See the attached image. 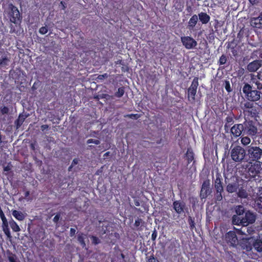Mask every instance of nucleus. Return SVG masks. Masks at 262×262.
I'll use <instances>...</instances> for the list:
<instances>
[{
	"label": "nucleus",
	"mask_w": 262,
	"mask_h": 262,
	"mask_svg": "<svg viewBox=\"0 0 262 262\" xmlns=\"http://www.w3.org/2000/svg\"><path fill=\"white\" fill-rule=\"evenodd\" d=\"M243 92L246 102H251L254 103L260 100L262 97V92L260 90L255 88L252 84L248 83H245L242 89Z\"/></svg>",
	"instance_id": "f257e3e1"
},
{
	"label": "nucleus",
	"mask_w": 262,
	"mask_h": 262,
	"mask_svg": "<svg viewBox=\"0 0 262 262\" xmlns=\"http://www.w3.org/2000/svg\"><path fill=\"white\" fill-rule=\"evenodd\" d=\"M246 155L249 163L259 162L262 157V148L257 146L256 143H252L248 146L246 150Z\"/></svg>",
	"instance_id": "f03ea898"
},
{
	"label": "nucleus",
	"mask_w": 262,
	"mask_h": 262,
	"mask_svg": "<svg viewBox=\"0 0 262 262\" xmlns=\"http://www.w3.org/2000/svg\"><path fill=\"white\" fill-rule=\"evenodd\" d=\"M256 104L251 102H245L244 103L242 108L245 120L251 118L256 119L258 117L259 113Z\"/></svg>",
	"instance_id": "7ed1b4c3"
},
{
	"label": "nucleus",
	"mask_w": 262,
	"mask_h": 262,
	"mask_svg": "<svg viewBox=\"0 0 262 262\" xmlns=\"http://www.w3.org/2000/svg\"><path fill=\"white\" fill-rule=\"evenodd\" d=\"M230 156L231 159L235 162H242L247 156L245 149L239 145L231 148Z\"/></svg>",
	"instance_id": "20e7f679"
},
{
	"label": "nucleus",
	"mask_w": 262,
	"mask_h": 262,
	"mask_svg": "<svg viewBox=\"0 0 262 262\" xmlns=\"http://www.w3.org/2000/svg\"><path fill=\"white\" fill-rule=\"evenodd\" d=\"M213 185L216 191L215 193V199L216 201H220L223 199L222 193L224 191L222 178L220 173H217L216 174Z\"/></svg>",
	"instance_id": "39448f33"
},
{
	"label": "nucleus",
	"mask_w": 262,
	"mask_h": 262,
	"mask_svg": "<svg viewBox=\"0 0 262 262\" xmlns=\"http://www.w3.org/2000/svg\"><path fill=\"white\" fill-rule=\"evenodd\" d=\"M244 129V135L251 137L255 136L257 133L256 123L252 120L246 121L242 124Z\"/></svg>",
	"instance_id": "423d86ee"
},
{
	"label": "nucleus",
	"mask_w": 262,
	"mask_h": 262,
	"mask_svg": "<svg viewBox=\"0 0 262 262\" xmlns=\"http://www.w3.org/2000/svg\"><path fill=\"white\" fill-rule=\"evenodd\" d=\"M9 8L10 9L9 12L10 21L16 25L19 24L21 23V17L17 8L11 4L9 5Z\"/></svg>",
	"instance_id": "0eeeda50"
},
{
	"label": "nucleus",
	"mask_w": 262,
	"mask_h": 262,
	"mask_svg": "<svg viewBox=\"0 0 262 262\" xmlns=\"http://www.w3.org/2000/svg\"><path fill=\"white\" fill-rule=\"evenodd\" d=\"M199 86V78L194 77L191 82L190 87L188 89V99L189 101H195V97L196 94L197 89Z\"/></svg>",
	"instance_id": "6e6552de"
},
{
	"label": "nucleus",
	"mask_w": 262,
	"mask_h": 262,
	"mask_svg": "<svg viewBox=\"0 0 262 262\" xmlns=\"http://www.w3.org/2000/svg\"><path fill=\"white\" fill-rule=\"evenodd\" d=\"M212 192L210 188V181L207 179L203 181L200 191V196L201 200L206 199Z\"/></svg>",
	"instance_id": "1a4fd4ad"
},
{
	"label": "nucleus",
	"mask_w": 262,
	"mask_h": 262,
	"mask_svg": "<svg viewBox=\"0 0 262 262\" xmlns=\"http://www.w3.org/2000/svg\"><path fill=\"white\" fill-rule=\"evenodd\" d=\"M225 240L230 246L235 247L238 244V240L234 231H229L226 233Z\"/></svg>",
	"instance_id": "9d476101"
},
{
	"label": "nucleus",
	"mask_w": 262,
	"mask_h": 262,
	"mask_svg": "<svg viewBox=\"0 0 262 262\" xmlns=\"http://www.w3.org/2000/svg\"><path fill=\"white\" fill-rule=\"evenodd\" d=\"M181 40L183 45L187 50L195 48L198 45L196 41L191 36H182L181 37Z\"/></svg>",
	"instance_id": "9b49d317"
},
{
	"label": "nucleus",
	"mask_w": 262,
	"mask_h": 262,
	"mask_svg": "<svg viewBox=\"0 0 262 262\" xmlns=\"http://www.w3.org/2000/svg\"><path fill=\"white\" fill-rule=\"evenodd\" d=\"M231 133L234 137H239L242 134L244 136V129L242 124H235L230 128Z\"/></svg>",
	"instance_id": "f8f14e48"
},
{
	"label": "nucleus",
	"mask_w": 262,
	"mask_h": 262,
	"mask_svg": "<svg viewBox=\"0 0 262 262\" xmlns=\"http://www.w3.org/2000/svg\"><path fill=\"white\" fill-rule=\"evenodd\" d=\"M185 206V203L181 201H175L172 203L173 208L178 214L184 212Z\"/></svg>",
	"instance_id": "ddd939ff"
},
{
	"label": "nucleus",
	"mask_w": 262,
	"mask_h": 262,
	"mask_svg": "<svg viewBox=\"0 0 262 262\" xmlns=\"http://www.w3.org/2000/svg\"><path fill=\"white\" fill-rule=\"evenodd\" d=\"M251 26L256 29H262V12L258 17H252L250 19Z\"/></svg>",
	"instance_id": "4468645a"
},
{
	"label": "nucleus",
	"mask_w": 262,
	"mask_h": 262,
	"mask_svg": "<svg viewBox=\"0 0 262 262\" xmlns=\"http://www.w3.org/2000/svg\"><path fill=\"white\" fill-rule=\"evenodd\" d=\"M242 217L245 225H247L249 224H253L255 222L256 220L255 215L250 211H248L245 212V216Z\"/></svg>",
	"instance_id": "2eb2a0df"
},
{
	"label": "nucleus",
	"mask_w": 262,
	"mask_h": 262,
	"mask_svg": "<svg viewBox=\"0 0 262 262\" xmlns=\"http://www.w3.org/2000/svg\"><path fill=\"white\" fill-rule=\"evenodd\" d=\"M260 167L258 164L251 165L249 168L248 173L251 178H255L260 172Z\"/></svg>",
	"instance_id": "dca6fc26"
},
{
	"label": "nucleus",
	"mask_w": 262,
	"mask_h": 262,
	"mask_svg": "<svg viewBox=\"0 0 262 262\" xmlns=\"http://www.w3.org/2000/svg\"><path fill=\"white\" fill-rule=\"evenodd\" d=\"M184 158L187 160V165L193 162L192 166L195 163L194 160V153L191 147L187 148L186 152L184 155Z\"/></svg>",
	"instance_id": "f3484780"
},
{
	"label": "nucleus",
	"mask_w": 262,
	"mask_h": 262,
	"mask_svg": "<svg viewBox=\"0 0 262 262\" xmlns=\"http://www.w3.org/2000/svg\"><path fill=\"white\" fill-rule=\"evenodd\" d=\"M254 84L258 90H262V72L258 73L256 77H252L251 82Z\"/></svg>",
	"instance_id": "a211bd4d"
},
{
	"label": "nucleus",
	"mask_w": 262,
	"mask_h": 262,
	"mask_svg": "<svg viewBox=\"0 0 262 262\" xmlns=\"http://www.w3.org/2000/svg\"><path fill=\"white\" fill-rule=\"evenodd\" d=\"M261 66L259 60H254L249 63L247 66V70L251 72H256Z\"/></svg>",
	"instance_id": "6ab92c4d"
},
{
	"label": "nucleus",
	"mask_w": 262,
	"mask_h": 262,
	"mask_svg": "<svg viewBox=\"0 0 262 262\" xmlns=\"http://www.w3.org/2000/svg\"><path fill=\"white\" fill-rule=\"evenodd\" d=\"M254 206L256 210L262 214V192L259 193L255 200Z\"/></svg>",
	"instance_id": "aec40b11"
},
{
	"label": "nucleus",
	"mask_w": 262,
	"mask_h": 262,
	"mask_svg": "<svg viewBox=\"0 0 262 262\" xmlns=\"http://www.w3.org/2000/svg\"><path fill=\"white\" fill-rule=\"evenodd\" d=\"M12 214L17 220L19 221H23L27 216L26 213H23L17 210H12Z\"/></svg>",
	"instance_id": "412c9836"
},
{
	"label": "nucleus",
	"mask_w": 262,
	"mask_h": 262,
	"mask_svg": "<svg viewBox=\"0 0 262 262\" xmlns=\"http://www.w3.org/2000/svg\"><path fill=\"white\" fill-rule=\"evenodd\" d=\"M239 187L238 182H235L233 183H229L226 186V191L230 193L236 192Z\"/></svg>",
	"instance_id": "4be33fe9"
},
{
	"label": "nucleus",
	"mask_w": 262,
	"mask_h": 262,
	"mask_svg": "<svg viewBox=\"0 0 262 262\" xmlns=\"http://www.w3.org/2000/svg\"><path fill=\"white\" fill-rule=\"evenodd\" d=\"M198 21V16L196 14L193 15L188 23V28L189 30H193Z\"/></svg>",
	"instance_id": "5701e85b"
},
{
	"label": "nucleus",
	"mask_w": 262,
	"mask_h": 262,
	"mask_svg": "<svg viewBox=\"0 0 262 262\" xmlns=\"http://www.w3.org/2000/svg\"><path fill=\"white\" fill-rule=\"evenodd\" d=\"M198 17L203 24H207L210 20V16L205 12H202L199 13Z\"/></svg>",
	"instance_id": "b1692460"
},
{
	"label": "nucleus",
	"mask_w": 262,
	"mask_h": 262,
	"mask_svg": "<svg viewBox=\"0 0 262 262\" xmlns=\"http://www.w3.org/2000/svg\"><path fill=\"white\" fill-rule=\"evenodd\" d=\"M252 246L257 252H262V240L259 238L255 239L253 242Z\"/></svg>",
	"instance_id": "393cba45"
},
{
	"label": "nucleus",
	"mask_w": 262,
	"mask_h": 262,
	"mask_svg": "<svg viewBox=\"0 0 262 262\" xmlns=\"http://www.w3.org/2000/svg\"><path fill=\"white\" fill-rule=\"evenodd\" d=\"M238 191L237 192V196L241 199H246L248 196V193L247 190L244 187H238Z\"/></svg>",
	"instance_id": "a878e982"
},
{
	"label": "nucleus",
	"mask_w": 262,
	"mask_h": 262,
	"mask_svg": "<svg viewBox=\"0 0 262 262\" xmlns=\"http://www.w3.org/2000/svg\"><path fill=\"white\" fill-rule=\"evenodd\" d=\"M2 227L3 230L7 236V238L10 239L12 238V236L9 228L8 222H7L6 224L5 223H2Z\"/></svg>",
	"instance_id": "bb28decb"
},
{
	"label": "nucleus",
	"mask_w": 262,
	"mask_h": 262,
	"mask_svg": "<svg viewBox=\"0 0 262 262\" xmlns=\"http://www.w3.org/2000/svg\"><path fill=\"white\" fill-rule=\"evenodd\" d=\"M232 223L234 225H239L240 224L245 225L243 217L236 215H233L232 217Z\"/></svg>",
	"instance_id": "cd10ccee"
},
{
	"label": "nucleus",
	"mask_w": 262,
	"mask_h": 262,
	"mask_svg": "<svg viewBox=\"0 0 262 262\" xmlns=\"http://www.w3.org/2000/svg\"><path fill=\"white\" fill-rule=\"evenodd\" d=\"M7 258L10 262H17V258L15 254L8 250L6 252Z\"/></svg>",
	"instance_id": "c85d7f7f"
},
{
	"label": "nucleus",
	"mask_w": 262,
	"mask_h": 262,
	"mask_svg": "<svg viewBox=\"0 0 262 262\" xmlns=\"http://www.w3.org/2000/svg\"><path fill=\"white\" fill-rule=\"evenodd\" d=\"M9 224L12 230L14 232H19L20 231V229L19 226L16 223V222L14 221L12 219L11 221H9Z\"/></svg>",
	"instance_id": "c756f323"
},
{
	"label": "nucleus",
	"mask_w": 262,
	"mask_h": 262,
	"mask_svg": "<svg viewBox=\"0 0 262 262\" xmlns=\"http://www.w3.org/2000/svg\"><path fill=\"white\" fill-rule=\"evenodd\" d=\"M77 239L79 243L80 244L81 246L84 248L86 246V244L85 243V235L82 233H80L77 236Z\"/></svg>",
	"instance_id": "7c9ffc66"
},
{
	"label": "nucleus",
	"mask_w": 262,
	"mask_h": 262,
	"mask_svg": "<svg viewBox=\"0 0 262 262\" xmlns=\"http://www.w3.org/2000/svg\"><path fill=\"white\" fill-rule=\"evenodd\" d=\"M25 117L19 116L18 118L15 121V124L17 129L19 128L25 121Z\"/></svg>",
	"instance_id": "2f4dec72"
},
{
	"label": "nucleus",
	"mask_w": 262,
	"mask_h": 262,
	"mask_svg": "<svg viewBox=\"0 0 262 262\" xmlns=\"http://www.w3.org/2000/svg\"><path fill=\"white\" fill-rule=\"evenodd\" d=\"M235 212L237 215H243L245 213V208L242 205H238L235 207Z\"/></svg>",
	"instance_id": "473e14b6"
},
{
	"label": "nucleus",
	"mask_w": 262,
	"mask_h": 262,
	"mask_svg": "<svg viewBox=\"0 0 262 262\" xmlns=\"http://www.w3.org/2000/svg\"><path fill=\"white\" fill-rule=\"evenodd\" d=\"M227 60H228V58H227V56L225 54H222L218 61V64L220 66H222V65H224L226 63Z\"/></svg>",
	"instance_id": "72a5a7b5"
},
{
	"label": "nucleus",
	"mask_w": 262,
	"mask_h": 262,
	"mask_svg": "<svg viewBox=\"0 0 262 262\" xmlns=\"http://www.w3.org/2000/svg\"><path fill=\"white\" fill-rule=\"evenodd\" d=\"M124 94V88L120 87L118 88L117 92L115 94V96L118 98L121 97Z\"/></svg>",
	"instance_id": "f704fd0d"
},
{
	"label": "nucleus",
	"mask_w": 262,
	"mask_h": 262,
	"mask_svg": "<svg viewBox=\"0 0 262 262\" xmlns=\"http://www.w3.org/2000/svg\"><path fill=\"white\" fill-rule=\"evenodd\" d=\"M188 224L189 225V228L191 230H193L194 228H195V223H194V219L192 218L191 216H189L188 217Z\"/></svg>",
	"instance_id": "c9c22d12"
},
{
	"label": "nucleus",
	"mask_w": 262,
	"mask_h": 262,
	"mask_svg": "<svg viewBox=\"0 0 262 262\" xmlns=\"http://www.w3.org/2000/svg\"><path fill=\"white\" fill-rule=\"evenodd\" d=\"M9 61L7 57L5 56L0 59V67H5L8 65V62Z\"/></svg>",
	"instance_id": "e433bc0d"
},
{
	"label": "nucleus",
	"mask_w": 262,
	"mask_h": 262,
	"mask_svg": "<svg viewBox=\"0 0 262 262\" xmlns=\"http://www.w3.org/2000/svg\"><path fill=\"white\" fill-rule=\"evenodd\" d=\"M241 143L244 145H247L250 144L251 139L248 137H243L241 138Z\"/></svg>",
	"instance_id": "4c0bfd02"
},
{
	"label": "nucleus",
	"mask_w": 262,
	"mask_h": 262,
	"mask_svg": "<svg viewBox=\"0 0 262 262\" xmlns=\"http://www.w3.org/2000/svg\"><path fill=\"white\" fill-rule=\"evenodd\" d=\"M225 89L226 91L230 93L232 91V89L230 86V83L228 80H225Z\"/></svg>",
	"instance_id": "58836bf2"
},
{
	"label": "nucleus",
	"mask_w": 262,
	"mask_h": 262,
	"mask_svg": "<svg viewBox=\"0 0 262 262\" xmlns=\"http://www.w3.org/2000/svg\"><path fill=\"white\" fill-rule=\"evenodd\" d=\"M233 123V119L231 116H227L225 119V124L231 125Z\"/></svg>",
	"instance_id": "ea45409f"
},
{
	"label": "nucleus",
	"mask_w": 262,
	"mask_h": 262,
	"mask_svg": "<svg viewBox=\"0 0 262 262\" xmlns=\"http://www.w3.org/2000/svg\"><path fill=\"white\" fill-rule=\"evenodd\" d=\"M91 238L92 239V243L95 245L98 244L100 242V239L97 236L93 235L91 236Z\"/></svg>",
	"instance_id": "a19ab883"
},
{
	"label": "nucleus",
	"mask_w": 262,
	"mask_h": 262,
	"mask_svg": "<svg viewBox=\"0 0 262 262\" xmlns=\"http://www.w3.org/2000/svg\"><path fill=\"white\" fill-rule=\"evenodd\" d=\"M144 222L141 219L137 218L135 222L134 226L135 227L138 228L141 224H144Z\"/></svg>",
	"instance_id": "79ce46f5"
},
{
	"label": "nucleus",
	"mask_w": 262,
	"mask_h": 262,
	"mask_svg": "<svg viewBox=\"0 0 262 262\" xmlns=\"http://www.w3.org/2000/svg\"><path fill=\"white\" fill-rule=\"evenodd\" d=\"M48 27L46 26L41 27L39 30V33L41 34H42V35L46 34L48 32Z\"/></svg>",
	"instance_id": "37998d69"
},
{
	"label": "nucleus",
	"mask_w": 262,
	"mask_h": 262,
	"mask_svg": "<svg viewBox=\"0 0 262 262\" xmlns=\"http://www.w3.org/2000/svg\"><path fill=\"white\" fill-rule=\"evenodd\" d=\"M86 143L88 144L94 143L96 145H98L100 143V142L99 140L90 139L87 140Z\"/></svg>",
	"instance_id": "c03bdc74"
},
{
	"label": "nucleus",
	"mask_w": 262,
	"mask_h": 262,
	"mask_svg": "<svg viewBox=\"0 0 262 262\" xmlns=\"http://www.w3.org/2000/svg\"><path fill=\"white\" fill-rule=\"evenodd\" d=\"M61 217V214L60 212L57 213L53 219V221L55 224H57L59 219Z\"/></svg>",
	"instance_id": "a18cd8bd"
},
{
	"label": "nucleus",
	"mask_w": 262,
	"mask_h": 262,
	"mask_svg": "<svg viewBox=\"0 0 262 262\" xmlns=\"http://www.w3.org/2000/svg\"><path fill=\"white\" fill-rule=\"evenodd\" d=\"M127 117L135 120L138 119L140 117V115L138 114H131L127 115Z\"/></svg>",
	"instance_id": "49530a36"
},
{
	"label": "nucleus",
	"mask_w": 262,
	"mask_h": 262,
	"mask_svg": "<svg viewBox=\"0 0 262 262\" xmlns=\"http://www.w3.org/2000/svg\"><path fill=\"white\" fill-rule=\"evenodd\" d=\"M0 217L3 223H5V224H6L7 222H8L7 220L5 214H4V213L2 211H0Z\"/></svg>",
	"instance_id": "de8ad7c7"
},
{
	"label": "nucleus",
	"mask_w": 262,
	"mask_h": 262,
	"mask_svg": "<svg viewBox=\"0 0 262 262\" xmlns=\"http://www.w3.org/2000/svg\"><path fill=\"white\" fill-rule=\"evenodd\" d=\"M9 110L8 107L7 106H3L1 109V113L3 115L7 114L9 113Z\"/></svg>",
	"instance_id": "09e8293b"
},
{
	"label": "nucleus",
	"mask_w": 262,
	"mask_h": 262,
	"mask_svg": "<svg viewBox=\"0 0 262 262\" xmlns=\"http://www.w3.org/2000/svg\"><path fill=\"white\" fill-rule=\"evenodd\" d=\"M147 262H159V261L152 254L149 257Z\"/></svg>",
	"instance_id": "8fccbe9b"
},
{
	"label": "nucleus",
	"mask_w": 262,
	"mask_h": 262,
	"mask_svg": "<svg viewBox=\"0 0 262 262\" xmlns=\"http://www.w3.org/2000/svg\"><path fill=\"white\" fill-rule=\"evenodd\" d=\"M107 77H108L107 74L104 73L103 74L98 75L97 77V79L98 80H102L104 79V78H107Z\"/></svg>",
	"instance_id": "3c124183"
},
{
	"label": "nucleus",
	"mask_w": 262,
	"mask_h": 262,
	"mask_svg": "<svg viewBox=\"0 0 262 262\" xmlns=\"http://www.w3.org/2000/svg\"><path fill=\"white\" fill-rule=\"evenodd\" d=\"M157 231L155 229L152 232V234H151V240L152 241H155L156 238H157Z\"/></svg>",
	"instance_id": "603ef678"
},
{
	"label": "nucleus",
	"mask_w": 262,
	"mask_h": 262,
	"mask_svg": "<svg viewBox=\"0 0 262 262\" xmlns=\"http://www.w3.org/2000/svg\"><path fill=\"white\" fill-rule=\"evenodd\" d=\"M231 52L233 56L236 57L238 55L237 50L235 48H231Z\"/></svg>",
	"instance_id": "864d4df0"
},
{
	"label": "nucleus",
	"mask_w": 262,
	"mask_h": 262,
	"mask_svg": "<svg viewBox=\"0 0 262 262\" xmlns=\"http://www.w3.org/2000/svg\"><path fill=\"white\" fill-rule=\"evenodd\" d=\"M78 162H79V159L78 158L74 159L71 163L72 166H74L76 165H77L78 163Z\"/></svg>",
	"instance_id": "5fc2aeb1"
},
{
	"label": "nucleus",
	"mask_w": 262,
	"mask_h": 262,
	"mask_svg": "<svg viewBox=\"0 0 262 262\" xmlns=\"http://www.w3.org/2000/svg\"><path fill=\"white\" fill-rule=\"evenodd\" d=\"M76 230L74 228H71L70 229V235L71 236H73L75 234Z\"/></svg>",
	"instance_id": "6e6d98bb"
},
{
	"label": "nucleus",
	"mask_w": 262,
	"mask_h": 262,
	"mask_svg": "<svg viewBox=\"0 0 262 262\" xmlns=\"http://www.w3.org/2000/svg\"><path fill=\"white\" fill-rule=\"evenodd\" d=\"M49 125L47 124H43L41 126V129L43 131L49 128Z\"/></svg>",
	"instance_id": "4d7b16f0"
},
{
	"label": "nucleus",
	"mask_w": 262,
	"mask_h": 262,
	"mask_svg": "<svg viewBox=\"0 0 262 262\" xmlns=\"http://www.w3.org/2000/svg\"><path fill=\"white\" fill-rule=\"evenodd\" d=\"M60 4L62 6V9L64 10L66 8V7H67L66 3L64 2H63V1H61Z\"/></svg>",
	"instance_id": "13d9d810"
},
{
	"label": "nucleus",
	"mask_w": 262,
	"mask_h": 262,
	"mask_svg": "<svg viewBox=\"0 0 262 262\" xmlns=\"http://www.w3.org/2000/svg\"><path fill=\"white\" fill-rule=\"evenodd\" d=\"M230 125H228V124H225L224 125V129L226 131V132H228L229 129H230Z\"/></svg>",
	"instance_id": "bf43d9fd"
},
{
	"label": "nucleus",
	"mask_w": 262,
	"mask_h": 262,
	"mask_svg": "<svg viewBox=\"0 0 262 262\" xmlns=\"http://www.w3.org/2000/svg\"><path fill=\"white\" fill-rule=\"evenodd\" d=\"M11 170V167L9 165H7L4 168V171H9Z\"/></svg>",
	"instance_id": "052dcab7"
},
{
	"label": "nucleus",
	"mask_w": 262,
	"mask_h": 262,
	"mask_svg": "<svg viewBox=\"0 0 262 262\" xmlns=\"http://www.w3.org/2000/svg\"><path fill=\"white\" fill-rule=\"evenodd\" d=\"M249 1L253 5H254L258 3V0H249Z\"/></svg>",
	"instance_id": "680f3d73"
},
{
	"label": "nucleus",
	"mask_w": 262,
	"mask_h": 262,
	"mask_svg": "<svg viewBox=\"0 0 262 262\" xmlns=\"http://www.w3.org/2000/svg\"><path fill=\"white\" fill-rule=\"evenodd\" d=\"M30 195V191L27 190L25 192V198L28 199V197Z\"/></svg>",
	"instance_id": "e2e57ef3"
},
{
	"label": "nucleus",
	"mask_w": 262,
	"mask_h": 262,
	"mask_svg": "<svg viewBox=\"0 0 262 262\" xmlns=\"http://www.w3.org/2000/svg\"><path fill=\"white\" fill-rule=\"evenodd\" d=\"M252 249V247L251 246H246V251H250Z\"/></svg>",
	"instance_id": "0e129e2a"
},
{
	"label": "nucleus",
	"mask_w": 262,
	"mask_h": 262,
	"mask_svg": "<svg viewBox=\"0 0 262 262\" xmlns=\"http://www.w3.org/2000/svg\"><path fill=\"white\" fill-rule=\"evenodd\" d=\"M110 155V152L107 151L104 154L103 157H107L109 156Z\"/></svg>",
	"instance_id": "69168bd1"
},
{
	"label": "nucleus",
	"mask_w": 262,
	"mask_h": 262,
	"mask_svg": "<svg viewBox=\"0 0 262 262\" xmlns=\"http://www.w3.org/2000/svg\"><path fill=\"white\" fill-rule=\"evenodd\" d=\"M10 32L11 33H15V29L12 27H11Z\"/></svg>",
	"instance_id": "338daca9"
},
{
	"label": "nucleus",
	"mask_w": 262,
	"mask_h": 262,
	"mask_svg": "<svg viewBox=\"0 0 262 262\" xmlns=\"http://www.w3.org/2000/svg\"><path fill=\"white\" fill-rule=\"evenodd\" d=\"M120 255H121V258L124 259L125 258V255L123 253H121Z\"/></svg>",
	"instance_id": "774afa93"
}]
</instances>
